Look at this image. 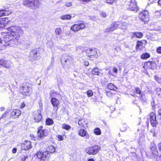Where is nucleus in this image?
I'll use <instances>...</instances> for the list:
<instances>
[{"mask_svg":"<svg viewBox=\"0 0 161 161\" xmlns=\"http://www.w3.org/2000/svg\"><path fill=\"white\" fill-rule=\"evenodd\" d=\"M87 133L86 131L83 129H81L78 132L79 135L82 137L86 136Z\"/></svg>","mask_w":161,"mask_h":161,"instance_id":"bb28decb","label":"nucleus"},{"mask_svg":"<svg viewBox=\"0 0 161 161\" xmlns=\"http://www.w3.org/2000/svg\"><path fill=\"white\" fill-rule=\"evenodd\" d=\"M34 117L36 122L38 123L40 122L42 119V116L41 114L40 111L37 110L35 112H34Z\"/></svg>","mask_w":161,"mask_h":161,"instance_id":"4468645a","label":"nucleus"},{"mask_svg":"<svg viewBox=\"0 0 161 161\" xmlns=\"http://www.w3.org/2000/svg\"><path fill=\"white\" fill-rule=\"evenodd\" d=\"M4 108H3V107H2L1 108H0V110L1 111H3V110H4Z\"/></svg>","mask_w":161,"mask_h":161,"instance_id":"e2e57ef3","label":"nucleus"},{"mask_svg":"<svg viewBox=\"0 0 161 161\" xmlns=\"http://www.w3.org/2000/svg\"><path fill=\"white\" fill-rule=\"evenodd\" d=\"M150 122L152 125L153 127H155L157 124V122L156 120V117L155 114L152 113L150 114Z\"/></svg>","mask_w":161,"mask_h":161,"instance_id":"f3484780","label":"nucleus"},{"mask_svg":"<svg viewBox=\"0 0 161 161\" xmlns=\"http://www.w3.org/2000/svg\"><path fill=\"white\" fill-rule=\"evenodd\" d=\"M57 137L59 141H62L64 140V138L63 136L61 135H58L57 136Z\"/></svg>","mask_w":161,"mask_h":161,"instance_id":"a19ab883","label":"nucleus"},{"mask_svg":"<svg viewBox=\"0 0 161 161\" xmlns=\"http://www.w3.org/2000/svg\"><path fill=\"white\" fill-rule=\"evenodd\" d=\"M21 111L18 109H14L11 113V115L13 118H18L21 114Z\"/></svg>","mask_w":161,"mask_h":161,"instance_id":"aec40b11","label":"nucleus"},{"mask_svg":"<svg viewBox=\"0 0 161 161\" xmlns=\"http://www.w3.org/2000/svg\"><path fill=\"white\" fill-rule=\"evenodd\" d=\"M21 148L25 150H28L31 148V143L30 141H25L21 144Z\"/></svg>","mask_w":161,"mask_h":161,"instance_id":"dca6fc26","label":"nucleus"},{"mask_svg":"<svg viewBox=\"0 0 161 161\" xmlns=\"http://www.w3.org/2000/svg\"><path fill=\"white\" fill-rule=\"evenodd\" d=\"M147 43V42L145 40H142L140 41L137 42L136 48L137 50H141L145 47L146 44Z\"/></svg>","mask_w":161,"mask_h":161,"instance_id":"2eb2a0df","label":"nucleus"},{"mask_svg":"<svg viewBox=\"0 0 161 161\" xmlns=\"http://www.w3.org/2000/svg\"><path fill=\"white\" fill-rule=\"evenodd\" d=\"M5 84L3 82H2L0 80V87L3 86H4Z\"/></svg>","mask_w":161,"mask_h":161,"instance_id":"603ef678","label":"nucleus"},{"mask_svg":"<svg viewBox=\"0 0 161 161\" xmlns=\"http://www.w3.org/2000/svg\"><path fill=\"white\" fill-rule=\"evenodd\" d=\"M157 94L160 97H161V89L159 88H157L156 89Z\"/></svg>","mask_w":161,"mask_h":161,"instance_id":"ea45409f","label":"nucleus"},{"mask_svg":"<svg viewBox=\"0 0 161 161\" xmlns=\"http://www.w3.org/2000/svg\"><path fill=\"white\" fill-rule=\"evenodd\" d=\"M101 16L103 17H105L106 16V13L104 12H101L100 13Z\"/></svg>","mask_w":161,"mask_h":161,"instance_id":"de8ad7c7","label":"nucleus"},{"mask_svg":"<svg viewBox=\"0 0 161 161\" xmlns=\"http://www.w3.org/2000/svg\"><path fill=\"white\" fill-rule=\"evenodd\" d=\"M12 153H15L17 152V149L16 148H14L12 151Z\"/></svg>","mask_w":161,"mask_h":161,"instance_id":"5fc2aeb1","label":"nucleus"},{"mask_svg":"<svg viewBox=\"0 0 161 161\" xmlns=\"http://www.w3.org/2000/svg\"><path fill=\"white\" fill-rule=\"evenodd\" d=\"M85 27V25L84 24L80 23L73 25L71 27L70 29L74 32H76L84 29Z\"/></svg>","mask_w":161,"mask_h":161,"instance_id":"9d476101","label":"nucleus"},{"mask_svg":"<svg viewBox=\"0 0 161 161\" xmlns=\"http://www.w3.org/2000/svg\"><path fill=\"white\" fill-rule=\"evenodd\" d=\"M154 80L159 83H161V78L158 76L155 75L154 76Z\"/></svg>","mask_w":161,"mask_h":161,"instance_id":"e433bc0d","label":"nucleus"},{"mask_svg":"<svg viewBox=\"0 0 161 161\" xmlns=\"http://www.w3.org/2000/svg\"><path fill=\"white\" fill-rule=\"evenodd\" d=\"M11 13V12L9 11L3 10H0V17L5 15H8Z\"/></svg>","mask_w":161,"mask_h":161,"instance_id":"b1692460","label":"nucleus"},{"mask_svg":"<svg viewBox=\"0 0 161 161\" xmlns=\"http://www.w3.org/2000/svg\"><path fill=\"white\" fill-rule=\"evenodd\" d=\"M71 16L69 14L62 15L60 16V19L62 20L70 19Z\"/></svg>","mask_w":161,"mask_h":161,"instance_id":"c85d7f7f","label":"nucleus"},{"mask_svg":"<svg viewBox=\"0 0 161 161\" xmlns=\"http://www.w3.org/2000/svg\"><path fill=\"white\" fill-rule=\"evenodd\" d=\"M27 156H24L23 158H22L21 160V161H25V160L27 158Z\"/></svg>","mask_w":161,"mask_h":161,"instance_id":"864d4df0","label":"nucleus"},{"mask_svg":"<svg viewBox=\"0 0 161 161\" xmlns=\"http://www.w3.org/2000/svg\"><path fill=\"white\" fill-rule=\"evenodd\" d=\"M9 21L7 17L0 18V28L4 27Z\"/></svg>","mask_w":161,"mask_h":161,"instance_id":"6ab92c4d","label":"nucleus"},{"mask_svg":"<svg viewBox=\"0 0 161 161\" xmlns=\"http://www.w3.org/2000/svg\"><path fill=\"white\" fill-rule=\"evenodd\" d=\"M134 35L137 37L141 38L143 36V34L141 32L134 33Z\"/></svg>","mask_w":161,"mask_h":161,"instance_id":"c9c22d12","label":"nucleus"},{"mask_svg":"<svg viewBox=\"0 0 161 161\" xmlns=\"http://www.w3.org/2000/svg\"><path fill=\"white\" fill-rule=\"evenodd\" d=\"M8 32L5 36L3 41L6 43V46H12L15 43L16 41L19 40L20 35L24 31L20 27L12 26L8 29Z\"/></svg>","mask_w":161,"mask_h":161,"instance_id":"f257e3e1","label":"nucleus"},{"mask_svg":"<svg viewBox=\"0 0 161 161\" xmlns=\"http://www.w3.org/2000/svg\"><path fill=\"white\" fill-rule=\"evenodd\" d=\"M101 147L98 145H94L85 148V152L90 155H94L97 154L100 150Z\"/></svg>","mask_w":161,"mask_h":161,"instance_id":"20e7f679","label":"nucleus"},{"mask_svg":"<svg viewBox=\"0 0 161 161\" xmlns=\"http://www.w3.org/2000/svg\"><path fill=\"white\" fill-rule=\"evenodd\" d=\"M29 84L27 83L24 84L21 88V92L24 95L29 96L31 91V88L29 86Z\"/></svg>","mask_w":161,"mask_h":161,"instance_id":"0eeeda50","label":"nucleus"},{"mask_svg":"<svg viewBox=\"0 0 161 161\" xmlns=\"http://www.w3.org/2000/svg\"><path fill=\"white\" fill-rule=\"evenodd\" d=\"M94 133L96 135H100L101 134V130L99 128H96L94 130Z\"/></svg>","mask_w":161,"mask_h":161,"instance_id":"72a5a7b5","label":"nucleus"},{"mask_svg":"<svg viewBox=\"0 0 161 161\" xmlns=\"http://www.w3.org/2000/svg\"><path fill=\"white\" fill-rule=\"evenodd\" d=\"M49 156V154L47 152L45 151L43 152L42 159L43 160H45L48 158Z\"/></svg>","mask_w":161,"mask_h":161,"instance_id":"a878e982","label":"nucleus"},{"mask_svg":"<svg viewBox=\"0 0 161 161\" xmlns=\"http://www.w3.org/2000/svg\"><path fill=\"white\" fill-rule=\"evenodd\" d=\"M29 58L30 60L32 61L37 60L39 59V55L38 54L37 51L36 49L33 50L31 52Z\"/></svg>","mask_w":161,"mask_h":161,"instance_id":"f8f14e48","label":"nucleus"},{"mask_svg":"<svg viewBox=\"0 0 161 161\" xmlns=\"http://www.w3.org/2000/svg\"><path fill=\"white\" fill-rule=\"evenodd\" d=\"M158 158L159 161H161V156L159 157Z\"/></svg>","mask_w":161,"mask_h":161,"instance_id":"052dcab7","label":"nucleus"},{"mask_svg":"<svg viewBox=\"0 0 161 161\" xmlns=\"http://www.w3.org/2000/svg\"><path fill=\"white\" fill-rule=\"evenodd\" d=\"M72 5V3L71 2H69L66 3L65 5L67 7H70Z\"/></svg>","mask_w":161,"mask_h":161,"instance_id":"c03bdc74","label":"nucleus"},{"mask_svg":"<svg viewBox=\"0 0 161 161\" xmlns=\"http://www.w3.org/2000/svg\"><path fill=\"white\" fill-rule=\"evenodd\" d=\"M46 124L48 125H51L53 123V120L50 118H48L46 120Z\"/></svg>","mask_w":161,"mask_h":161,"instance_id":"7c9ffc66","label":"nucleus"},{"mask_svg":"<svg viewBox=\"0 0 161 161\" xmlns=\"http://www.w3.org/2000/svg\"><path fill=\"white\" fill-rule=\"evenodd\" d=\"M43 152L40 151H38L35 155V156L40 159H42V155Z\"/></svg>","mask_w":161,"mask_h":161,"instance_id":"c756f323","label":"nucleus"},{"mask_svg":"<svg viewBox=\"0 0 161 161\" xmlns=\"http://www.w3.org/2000/svg\"><path fill=\"white\" fill-rule=\"evenodd\" d=\"M106 95L108 97H111L112 96L113 94L111 91H109L107 92Z\"/></svg>","mask_w":161,"mask_h":161,"instance_id":"79ce46f5","label":"nucleus"},{"mask_svg":"<svg viewBox=\"0 0 161 161\" xmlns=\"http://www.w3.org/2000/svg\"><path fill=\"white\" fill-rule=\"evenodd\" d=\"M108 74H109V75H112V73H111L110 71H109L108 72Z\"/></svg>","mask_w":161,"mask_h":161,"instance_id":"69168bd1","label":"nucleus"},{"mask_svg":"<svg viewBox=\"0 0 161 161\" xmlns=\"http://www.w3.org/2000/svg\"><path fill=\"white\" fill-rule=\"evenodd\" d=\"M156 51L157 53H161V47H159L157 48Z\"/></svg>","mask_w":161,"mask_h":161,"instance_id":"a18cd8bd","label":"nucleus"},{"mask_svg":"<svg viewBox=\"0 0 161 161\" xmlns=\"http://www.w3.org/2000/svg\"><path fill=\"white\" fill-rule=\"evenodd\" d=\"M62 128L63 129L68 130L71 127L70 125L64 124L62 125Z\"/></svg>","mask_w":161,"mask_h":161,"instance_id":"f704fd0d","label":"nucleus"},{"mask_svg":"<svg viewBox=\"0 0 161 161\" xmlns=\"http://www.w3.org/2000/svg\"><path fill=\"white\" fill-rule=\"evenodd\" d=\"M43 127L42 126H40L38 128V136L42 139L47 136L48 133V130L47 129H42Z\"/></svg>","mask_w":161,"mask_h":161,"instance_id":"39448f33","label":"nucleus"},{"mask_svg":"<svg viewBox=\"0 0 161 161\" xmlns=\"http://www.w3.org/2000/svg\"><path fill=\"white\" fill-rule=\"evenodd\" d=\"M129 9L131 11H137L138 8L136 6V3L135 0H132L130 1L129 5Z\"/></svg>","mask_w":161,"mask_h":161,"instance_id":"a211bd4d","label":"nucleus"},{"mask_svg":"<svg viewBox=\"0 0 161 161\" xmlns=\"http://www.w3.org/2000/svg\"><path fill=\"white\" fill-rule=\"evenodd\" d=\"M91 0H85V2L87 3V2H90Z\"/></svg>","mask_w":161,"mask_h":161,"instance_id":"338daca9","label":"nucleus"},{"mask_svg":"<svg viewBox=\"0 0 161 161\" xmlns=\"http://www.w3.org/2000/svg\"><path fill=\"white\" fill-rule=\"evenodd\" d=\"M39 105H40V107L41 106V108H40V110H41L42 109V103H40L39 104Z\"/></svg>","mask_w":161,"mask_h":161,"instance_id":"bf43d9fd","label":"nucleus"},{"mask_svg":"<svg viewBox=\"0 0 161 161\" xmlns=\"http://www.w3.org/2000/svg\"><path fill=\"white\" fill-rule=\"evenodd\" d=\"M25 103H23L21 104V105L20 106V108H23L25 107Z\"/></svg>","mask_w":161,"mask_h":161,"instance_id":"3c124183","label":"nucleus"},{"mask_svg":"<svg viewBox=\"0 0 161 161\" xmlns=\"http://www.w3.org/2000/svg\"><path fill=\"white\" fill-rule=\"evenodd\" d=\"M107 86L108 88L111 90H114L115 87L114 85L112 83L108 84Z\"/></svg>","mask_w":161,"mask_h":161,"instance_id":"58836bf2","label":"nucleus"},{"mask_svg":"<svg viewBox=\"0 0 161 161\" xmlns=\"http://www.w3.org/2000/svg\"><path fill=\"white\" fill-rule=\"evenodd\" d=\"M2 71H0V77L1 76L2 74Z\"/></svg>","mask_w":161,"mask_h":161,"instance_id":"774afa93","label":"nucleus"},{"mask_svg":"<svg viewBox=\"0 0 161 161\" xmlns=\"http://www.w3.org/2000/svg\"><path fill=\"white\" fill-rule=\"evenodd\" d=\"M158 3L159 5H161V0H159Z\"/></svg>","mask_w":161,"mask_h":161,"instance_id":"13d9d810","label":"nucleus"},{"mask_svg":"<svg viewBox=\"0 0 161 161\" xmlns=\"http://www.w3.org/2000/svg\"><path fill=\"white\" fill-rule=\"evenodd\" d=\"M135 90L136 92L137 93L140 94L141 93V91L138 88H135Z\"/></svg>","mask_w":161,"mask_h":161,"instance_id":"37998d69","label":"nucleus"},{"mask_svg":"<svg viewBox=\"0 0 161 161\" xmlns=\"http://www.w3.org/2000/svg\"><path fill=\"white\" fill-rule=\"evenodd\" d=\"M139 17L140 19L145 23L149 20L148 13L147 11H142L139 14Z\"/></svg>","mask_w":161,"mask_h":161,"instance_id":"6e6552de","label":"nucleus"},{"mask_svg":"<svg viewBox=\"0 0 161 161\" xmlns=\"http://www.w3.org/2000/svg\"><path fill=\"white\" fill-rule=\"evenodd\" d=\"M85 120L84 119H81L79 120L78 124L80 127L85 128L86 126H87V123H85Z\"/></svg>","mask_w":161,"mask_h":161,"instance_id":"5701e85b","label":"nucleus"},{"mask_svg":"<svg viewBox=\"0 0 161 161\" xmlns=\"http://www.w3.org/2000/svg\"><path fill=\"white\" fill-rule=\"evenodd\" d=\"M55 32L57 35H60L61 34L62 30L61 28H57L55 29Z\"/></svg>","mask_w":161,"mask_h":161,"instance_id":"473e14b6","label":"nucleus"},{"mask_svg":"<svg viewBox=\"0 0 161 161\" xmlns=\"http://www.w3.org/2000/svg\"><path fill=\"white\" fill-rule=\"evenodd\" d=\"M113 71L114 73H116L118 71V70L117 68L114 67L113 69Z\"/></svg>","mask_w":161,"mask_h":161,"instance_id":"8fccbe9b","label":"nucleus"},{"mask_svg":"<svg viewBox=\"0 0 161 161\" xmlns=\"http://www.w3.org/2000/svg\"><path fill=\"white\" fill-rule=\"evenodd\" d=\"M61 62L62 65L68 68H71L73 64V58L70 57L66 55H63Z\"/></svg>","mask_w":161,"mask_h":161,"instance_id":"f03ea898","label":"nucleus"},{"mask_svg":"<svg viewBox=\"0 0 161 161\" xmlns=\"http://www.w3.org/2000/svg\"><path fill=\"white\" fill-rule=\"evenodd\" d=\"M0 65L6 68H10L12 66V62L3 59L0 60Z\"/></svg>","mask_w":161,"mask_h":161,"instance_id":"ddd939ff","label":"nucleus"},{"mask_svg":"<svg viewBox=\"0 0 161 161\" xmlns=\"http://www.w3.org/2000/svg\"><path fill=\"white\" fill-rule=\"evenodd\" d=\"M86 94L88 97H92L93 94V92L92 91L90 90H88L86 92Z\"/></svg>","mask_w":161,"mask_h":161,"instance_id":"4c0bfd02","label":"nucleus"},{"mask_svg":"<svg viewBox=\"0 0 161 161\" xmlns=\"http://www.w3.org/2000/svg\"><path fill=\"white\" fill-rule=\"evenodd\" d=\"M56 94V93L54 91H52L50 92V97H51V102L53 107H58L59 102L58 99L54 97Z\"/></svg>","mask_w":161,"mask_h":161,"instance_id":"423d86ee","label":"nucleus"},{"mask_svg":"<svg viewBox=\"0 0 161 161\" xmlns=\"http://www.w3.org/2000/svg\"><path fill=\"white\" fill-rule=\"evenodd\" d=\"M114 1V0H106V3L109 4H112Z\"/></svg>","mask_w":161,"mask_h":161,"instance_id":"49530a36","label":"nucleus"},{"mask_svg":"<svg viewBox=\"0 0 161 161\" xmlns=\"http://www.w3.org/2000/svg\"><path fill=\"white\" fill-rule=\"evenodd\" d=\"M158 117L160 119H161V109L159 110L158 112Z\"/></svg>","mask_w":161,"mask_h":161,"instance_id":"09e8293b","label":"nucleus"},{"mask_svg":"<svg viewBox=\"0 0 161 161\" xmlns=\"http://www.w3.org/2000/svg\"><path fill=\"white\" fill-rule=\"evenodd\" d=\"M46 150H47V152L48 153H53L55 151L54 147L52 145H50L47 147Z\"/></svg>","mask_w":161,"mask_h":161,"instance_id":"393cba45","label":"nucleus"},{"mask_svg":"<svg viewBox=\"0 0 161 161\" xmlns=\"http://www.w3.org/2000/svg\"><path fill=\"white\" fill-rule=\"evenodd\" d=\"M152 155L153 157L155 158L158 155V151L157 150L156 147L154 145H152L150 147Z\"/></svg>","mask_w":161,"mask_h":161,"instance_id":"412c9836","label":"nucleus"},{"mask_svg":"<svg viewBox=\"0 0 161 161\" xmlns=\"http://www.w3.org/2000/svg\"><path fill=\"white\" fill-rule=\"evenodd\" d=\"M144 68L146 69H154L156 68V64L154 62L149 61L145 63Z\"/></svg>","mask_w":161,"mask_h":161,"instance_id":"9b49d317","label":"nucleus"},{"mask_svg":"<svg viewBox=\"0 0 161 161\" xmlns=\"http://www.w3.org/2000/svg\"><path fill=\"white\" fill-rule=\"evenodd\" d=\"M86 55L90 58L92 57H97V52L96 50H91L89 52H87Z\"/></svg>","mask_w":161,"mask_h":161,"instance_id":"4be33fe9","label":"nucleus"},{"mask_svg":"<svg viewBox=\"0 0 161 161\" xmlns=\"http://www.w3.org/2000/svg\"><path fill=\"white\" fill-rule=\"evenodd\" d=\"M88 161H94L93 158L89 159Z\"/></svg>","mask_w":161,"mask_h":161,"instance_id":"680f3d73","label":"nucleus"},{"mask_svg":"<svg viewBox=\"0 0 161 161\" xmlns=\"http://www.w3.org/2000/svg\"><path fill=\"white\" fill-rule=\"evenodd\" d=\"M126 27V26H125H125H124V25H123V27H122V26L121 28H122V29H125Z\"/></svg>","mask_w":161,"mask_h":161,"instance_id":"0e129e2a","label":"nucleus"},{"mask_svg":"<svg viewBox=\"0 0 161 161\" xmlns=\"http://www.w3.org/2000/svg\"><path fill=\"white\" fill-rule=\"evenodd\" d=\"M24 6L32 9H36L39 6V2L38 0H23Z\"/></svg>","mask_w":161,"mask_h":161,"instance_id":"7ed1b4c3","label":"nucleus"},{"mask_svg":"<svg viewBox=\"0 0 161 161\" xmlns=\"http://www.w3.org/2000/svg\"><path fill=\"white\" fill-rule=\"evenodd\" d=\"M150 54L148 53H143L141 56V58L143 59H146L150 57Z\"/></svg>","mask_w":161,"mask_h":161,"instance_id":"cd10ccee","label":"nucleus"},{"mask_svg":"<svg viewBox=\"0 0 161 161\" xmlns=\"http://www.w3.org/2000/svg\"><path fill=\"white\" fill-rule=\"evenodd\" d=\"M99 69H98L96 68H94L92 70V74L94 75H99V72L98 71Z\"/></svg>","mask_w":161,"mask_h":161,"instance_id":"2f4dec72","label":"nucleus"},{"mask_svg":"<svg viewBox=\"0 0 161 161\" xmlns=\"http://www.w3.org/2000/svg\"><path fill=\"white\" fill-rule=\"evenodd\" d=\"M121 23L119 22H114L111 25V26L109 28H108L105 29L104 32H109L111 31H113L116 29L120 25Z\"/></svg>","mask_w":161,"mask_h":161,"instance_id":"1a4fd4ad","label":"nucleus"},{"mask_svg":"<svg viewBox=\"0 0 161 161\" xmlns=\"http://www.w3.org/2000/svg\"><path fill=\"white\" fill-rule=\"evenodd\" d=\"M84 64L87 66L89 65V63L88 62H85Z\"/></svg>","mask_w":161,"mask_h":161,"instance_id":"4d7b16f0","label":"nucleus"},{"mask_svg":"<svg viewBox=\"0 0 161 161\" xmlns=\"http://www.w3.org/2000/svg\"><path fill=\"white\" fill-rule=\"evenodd\" d=\"M158 147L159 150L161 152V142L159 143Z\"/></svg>","mask_w":161,"mask_h":161,"instance_id":"6e6d98bb","label":"nucleus"}]
</instances>
